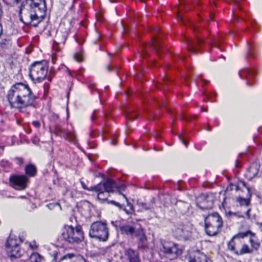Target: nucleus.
Instances as JSON below:
<instances>
[{
	"label": "nucleus",
	"mask_w": 262,
	"mask_h": 262,
	"mask_svg": "<svg viewBox=\"0 0 262 262\" xmlns=\"http://www.w3.org/2000/svg\"><path fill=\"white\" fill-rule=\"evenodd\" d=\"M228 250L237 256L246 254V250L248 247L243 241L232 238L227 244Z\"/></svg>",
	"instance_id": "nucleus-12"
},
{
	"label": "nucleus",
	"mask_w": 262,
	"mask_h": 262,
	"mask_svg": "<svg viewBox=\"0 0 262 262\" xmlns=\"http://www.w3.org/2000/svg\"><path fill=\"white\" fill-rule=\"evenodd\" d=\"M15 160L17 162V163L21 165L23 163V159L20 157H17L15 159Z\"/></svg>",
	"instance_id": "nucleus-36"
},
{
	"label": "nucleus",
	"mask_w": 262,
	"mask_h": 262,
	"mask_svg": "<svg viewBox=\"0 0 262 262\" xmlns=\"http://www.w3.org/2000/svg\"><path fill=\"white\" fill-rule=\"evenodd\" d=\"M62 237L69 243H78L83 239V233L80 226L74 228L72 226H64L62 232Z\"/></svg>",
	"instance_id": "nucleus-7"
},
{
	"label": "nucleus",
	"mask_w": 262,
	"mask_h": 262,
	"mask_svg": "<svg viewBox=\"0 0 262 262\" xmlns=\"http://www.w3.org/2000/svg\"><path fill=\"white\" fill-rule=\"evenodd\" d=\"M95 113H96V111H94V112H93V115L91 117V119L93 121L95 120L94 114H95Z\"/></svg>",
	"instance_id": "nucleus-42"
},
{
	"label": "nucleus",
	"mask_w": 262,
	"mask_h": 262,
	"mask_svg": "<svg viewBox=\"0 0 262 262\" xmlns=\"http://www.w3.org/2000/svg\"><path fill=\"white\" fill-rule=\"evenodd\" d=\"M138 117L137 114L132 113V112H127L126 113V118L128 119L133 120Z\"/></svg>",
	"instance_id": "nucleus-31"
},
{
	"label": "nucleus",
	"mask_w": 262,
	"mask_h": 262,
	"mask_svg": "<svg viewBox=\"0 0 262 262\" xmlns=\"http://www.w3.org/2000/svg\"><path fill=\"white\" fill-rule=\"evenodd\" d=\"M31 262H42L43 257L37 253H33L30 257Z\"/></svg>",
	"instance_id": "nucleus-29"
},
{
	"label": "nucleus",
	"mask_w": 262,
	"mask_h": 262,
	"mask_svg": "<svg viewBox=\"0 0 262 262\" xmlns=\"http://www.w3.org/2000/svg\"><path fill=\"white\" fill-rule=\"evenodd\" d=\"M46 10L45 0H25L19 8V19L36 27L44 17Z\"/></svg>",
	"instance_id": "nucleus-1"
},
{
	"label": "nucleus",
	"mask_w": 262,
	"mask_h": 262,
	"mask_svg": "<svg viewBox=\"0 0 262 262\" xmlns=\"http://www.w3.org/2000/svg\"><path fill=\"white\" fill-rule=\"evenodd\" d=\"M197 118V116L196 115L193 116V119H196Z\"/></svg>",
	"instance_id": "nucleus-48"
},
{
	"label": "nucleus",
	"mask_w": 262,
	"mask_h": 262,
	"mask_svg": "<svg viewBox=\"0 0 262 262\" xmlns=\"http://www.w3.org/2000/svg\"><path fill=\"white\" fill-rule=\"evenodd\" d=\"M201 111H202L207 112V108H205V109L202 108Z\"/></svg>",
	"instance_id": "nucleus-47"
},
{
	"label": "nucleus",
	"mask_w": 262,
	"mask_h": 262,
	"mask_svg": "<svg viewBox=\"0 0 262 262\" xmlns=\"http://www.w3.org/2000/svg\"><path fill=\"white\" fill-rule=\"evenodd\" d=\"M124 257L128 262H141L138 251L129 248L124 250Z\"/></svg>",
	"instance_id": "nucleus-17"
},
{
	"label": "nucleus",
	"mask_w": 262,
	"mask_h": 262,
	"mask_svg": "<svg viewBox=\"0 0 262 262\" xmlns=\"http://www.w3.org/2000/svg\"><path fill=\"white\" fill-rule=\"evenodd\" d=\"M89 235L91 237L105 242L108 237V231L106 224L102 222H95L92 224Z\"/></svg>",
	"instance_id": "nucleus-9"
},
{
	"label": "nucleus",
	"mask_w": 262,
	"mask_h": 262,
	"mask_svg": "<svg viewBox=\"0 0 262 262\" xmlns=\"http://www.w3.org/2000/svg\"><path fill=\"white\" fill-rule=\"evenodd\" d=\"M174 236L184 241L189 240L192 237V224L188 222L177 223L172 229Z\"/></svg>",
	"instance_id": "nucleus-10"
},
{
	"label": "nucleus",
	"mask_w": 262,
	"mask_h": 262,
	"mask_svg": "<svg viewBox=\"0 0 262 262\" xmlns=\"http://www.w3.org/2000/svg\"><path fill=\"white\" fill-rule=\"evenodd\" d=\"M77 255L74 253H68L63 255L59 262H71V260Z\"/></svg>",
	"instance_id": "nucleus-28"
},
{
	"label": "nucleus",
	"mask_w": 262,
	"mask_h": 262,
	"mask_svg": "<svg viewBox=\"0 0 262 262\" xmlns=\"http://www.w3.org/2000/svg\"><path fill=\"white\" fill-rule=\"evenodd\" d=\"M74 59L76 61L78 62H80L82 60V57L81 54L79 53H76L74 54Z\"/></svg>",
	"instance_id": "nucleus-33"
},
{
	"label": "nucleus",
	"mask_w": 262,
	"mask_h": 262,
	"mask_svg": "<svg viewBox=\"0 0 262 262\" xmlns=\"http://www.w3.org/2000/svg\"><path fill=\"white\" fill-rule=\"evenodd\" d=\"M250 209H248V210L246 211V215L248 219L250 218Z\"/></svg>",
	"instance_id": "nucleus-41"
},
{
	"label": "nucleus",
	"mask_w": 262,
	"mask_h": 262,
	"mask_svg": "<svg viewBox=\"0 0 262 262\" xmlns=\"http://www.w3.org/2000/svg\"><path fill=\"white\" fill-rule=\"evenodd\" d=\"M178 57L181 59H182V58H183L184 57L182 56H180V55H177Z\"/></svg>",
	"instance_id": "nucleus-45"
},
{
	"label": "nucleus",
	"mask_w": 262,
	"mask_h": 262,
	"mask_svg": "<svg viewBox=\"0 0 262 262\" xmlns=\"http://www.w3.org/2000/svg\"><path fill=\"white\" fill-rule=\"evenodd\" d=\"M147 47L152 48L158 54H159V50L161 48V45L158 38H155L154 40L151 41L148 46L143 45L141 47L139 50V52L144 58L145 57L147 54Z\"/></svg>",
	"instance_id": "nucleus-15"
},
{
	"label": "nucleus",
	"mask_w": 262,
	"mask_h": 262,
	"mask_svg": "<svg viewBox=\"0 0 262 262\" xmlns=\"http://www.w3.org/2000/svg\"><path fill=\"white\" fill-rule=\"evenodd\" d=\"M54 133L56 135L63 137L70 141H74L75 139V136L74 133L63 129L59 125H57L55 126Z\"/></svg>",
	"instance_id": "nucleus-18"
},
{
	"label": "nucleus",
	"mask_w": 262,
	"mask_h": 262,
	"mask_svg": "<svg viewBox=\"0 0 262 262\" xmlns=\"http://www.w3.org/2000/svg\"><path fill=\"white\" fill-rule=\"evenodd\" d=\"M10 185L14 189L23 190L26 189L28 182V178L25 175L13 174L10 177Z\"/></svg>",
	"instance_id": "nucleus-13"
},
{
	"label": "nucleus",
	"mask_w": 262,
	"mask_h": 262,
	"mask_svg": "<svg viewBox=\"0 0 262 262\" xmlns=\"http://www.w3.org/2000/svg\"><path fill=\"white\" fill-rule=\"evenodd\" d=\"M251 233H252V232L250 231H247L245 232H240L234 235L232 238L239 241H243L242 239L248 236V234L251 235Z\"/></svg>",
	"instance_id": "nucleus-30"
},
{
	"label": "nucleus",
	"mask_w": 262,
	"mask_h": 262,
	"mask_svg": "<svg viewBox=\"0 0 262 262\" xmlns=\"http://www.w3.org/2000/svg\"><path fill=\"white\" fill-rule=\"evenodd\" d=\"M48 70L47 64L44 61L35 62L30 68V77L33 80L40 82L46 77Z\"/></svg>",
	"instance_id": "nucleus-8"
},
{
	"label": "nucleus",
	"mask_w": 262,
	"mask_h": 262,
	"mask_svg": "<svg viewBox=\"0 0 262 262\" xmlns=\"http://www.w3.org/2000/svg\"><path fill=\"white\" fill-rule=\"evenodd\" d=\"M248 54H249V56H252V54H251V53H250V52L248 53Z\"/></svg>",
	"instance_id": "nucleus-53"
},
{
	"label": "nucleus",
	"mask_w": 262,
	"mask_h": 262,
	"mask_svg": "<svg viewBox=\"0 0 262 262\" xmlns=\"http://www.w3.org/2000/svg\"><path fill=\"white\" fill-rule=\"evenodd\" d=\"M260 164L257 162L252 163L247 169L246 177L248 179L251 180L256 177L259 170Z\"/></svg>",
	"instance_id": "nucleus-20"
},
{
	"label": "nucleus",
	"mask_w": 262,
	"mask_h": 262,
	"mask_svg": "<svg viewBox=\"0 0 262 262\" xmlns=\"http://www.w3.org/2000/svg\"><path fill=\"white\" fill-rule=\"evenodd\" d=\"M112 144H113V145H116V142H115L114 141H112Z\"/></svg>",
	"instance_id": "nucleus-50"
},
{
	"label": "nucleus",
	"mask_w": 262,
	"mask_h": 262,
	"mask_svg": "<svg viewBox=\"0 0 262 262\" xmlns=\"http://www.w3.org/2000/svg\"><path fill=\"white\" fill-rule=\"evenodd\" d=\"M7 98L12 108L22 112L24 108L33 104L36 96L28 85L19 82L11 86L8 91Z\"/></svg>",
	"instance_id": "nucleus-2"
},
{
	"label": "nucleus",
	"mask_w": 262,
	"mask_h": 262,
	"mask_svg": "<svg viewBox=\"0 0 262 262\" xmlns=\"http://www.w3.org/2000/svg\"><path fill=\"white\" fill-rule=\"evenodd\" d=\"M241 183L244 187L247 188L249 197L248 198H243L241 196H238L236 198V201L241 206H248L250 205L251 201V193L250 190V188L247 186L246 183L242 181L241 182Z\"/></svg>",
	"instance_id": "nucleus-22"
},
{
	"label": "nucleus",
	"mask_w": 262,
	"mask_h": 262,
	"mask_svg": "<svg viewBox=\"0 0 262 262\" xmlns=\"http://www.w3.org/2000/svg\"><path fill=\"white\" fill-rule=\"evenodd\" d=\"M107 69H108V71H110V70H111L110 67L109 66H107Z\"/></svg>",
	"instance_id": "nucleus-51"
},
{
	"label": "nucleus",
	"mask_w": 262,
	"mask_h": 262,
	"mask_svg": "<svg viewBox=\"0 0 262 262\" xmlns=\"http://www.w3.org/2000/svg\"><path fill=\"white\" fill-rule=\"evenodd\" d=\"M214 199L212 194H202L197 197L196 204L202 210L209 209L212 208Z\"/></svg>",
	"instance_id": "nucleus-14"
},
{
	"label": "nucleus",
	"mask_w": 262,
	"mask_h": 262,
	"mask_svg": "<svg viewBox=\"0 0 262 262\" xmlns=\"http://www.w3.org/2000/svg\"><path fill=\"white\" fill-rule=\"evenodd\" d=\"M58 119V116L56 114H53L50 117V120L55 121Z\"/></svg>",
	"instance_id": "nucleus-37"
},
{
	"label": "nucleus",
	"mask_w": 262,
	"mask_h": 262,
	"mask_svg": "<svg viewBox=\"0 0 262 262\" xmlns=\"http://www.w3.org/2000/svg\"><path fill=\"white\" fill-rule=\"evenodd\" d=\"M236 190H238V186H236Z\"/></svg>",
	"instance_id": "nucleus-52"
},
{
	"label": "nucleus",
	"mask_w": 262,
	"mask_h": 262,
	"mask_svg": "<svg viewBox=\"0 0 262 262\" xmlns=\"http://www.w3.org/2000/svg\"><path fill=\"white\" fill-rule=\"evenodd\" d=\"M240 0H232V2L233 3L236 5V4H237L238 2Z\"/></svg>",
	"instance_id": "nucleus-44"
},
{
	"label": "nucleus",
	"mask_w": 262,
	"mask_h": 262,
	"mask_svg": "<svg viewBox=\"0 0 262 262\" xmlns=\"http://www.w3.org/2000/svg\"><path fill=\"white\" fill-rule=\"evenodd\" d=\"M137 205L140 208L141 211L151 210L154 208L153 205L151 204L144 203L142 201H138Z\"/></svg>",
	"instance_id": "nucleus-27"
},
{
	"label": "nucleus",
	"mask_w": 262,
	"mask_h": 262,
	"mask_svg": "<svg viewBox=\"0 0 262 262\" xmlns=\"http://www.w3.org/2000/svg\"><path fill=\"white\" fill-rule=\"evenodd\" d=\"M120 233L122 235L135 236L138 239L139 247L146 245V236L141 225L138 221H130L119 226Z\"/></svg>",
	"instance_id": "nucleus-4"
},
{
	"label": "nucleus",
	"mask_w": 262,
	"mask_h": 262,
	"mask_svg": "<svg viewBox=\"0 0 262 262\" xmlns=\"http://www.w3.org/2000/svg\"><path fill=\"white\" fill-rule=\"evenodd\" d=\"M189 262H211V261L205 254L197 251L190 255Z\"/></svg>",
	"instance_id": "nucleus-19"
},
{
	"label": "nucleus",
	"mask_w": 262,
	"mask_h": 262,
	"mask_svg": "<svg viewBox=\"0 0 262 262\" xmlns=\"http://www.w3.org/2000/svg\"><path fill=\"white\" fill-rule=\"evenodd\" d=\"M178 19H182V16H181V15H179L178 16Z\"/></svg>",
	"instance_id": "nucleus-46"
},
{
	"label": "nucleus",
	"mask_w": 262,
	"mask_h": 262,
	"mask_svg": "<svg viewBox=\"0 0 262 262\" xmlns=\"http://www.w3.org/2000/svg\"><path fill=\"white\" fill-rule=\"evenodd\" d=\"M32 124L36 128H38L40 126V123L38 121H33Z\"/></svg>",
	"instance_id": "nucleus-38"
},
{
	"label": "nucleus",
	"mask_w": 262,
	"mask_h": 262,
	"mask_svg": "<svg viewBox=\"0 0 262 262\" xmlns=\"http://www.w3.org/2000/svg\"><path fill=\"white\" fill-rule=\"evenodd\" d=\"M20 238L17 239L16 237L10 235L6 243V250L9 256L12 257H18L21 255L19 244L21 243Z\"/></svg>",
	"instance_id": "nucleus-11"
},
{
	"label": "nucleus",
	"mask_w": 262,
	"mask_h": 262,
	"mask_svg": "<svg viewBox=\"0 0 262 262\" xmlns=\"http://www.w3.org/2000/svg\"><path fill=\"white\" fill-rule=\"evenodd\" d=\"M239 75L241 78L246 80L247 85H252L251 80L254 76V71L249 69H243L239 71Z\"/></svg>",
	"instance_id": "nucleus-21"
},
{
	"label": "nucleus",
	"mask_w": 262,
	"mask_h": 262,
	"mask_svg": "<svg viewBox=\"0 0 262 262\" xmlns=\"http://www.w3.org/2000/svg\"><path fill=\"white\" fill-rule=\"evenodd\" d=\"M210 43L212 45V46H216L217 45V43L215 41H212V42H210Z\"/></svg>",
	"instance_id": "nucleus-43"
},
{
	"label": "nucleus",
	"mask_w": 262,
	"mask_h": 262,
	"mask_svg": "<svg viewBox=\"0 0 262 262\" xmlns=\"http://www.w3.org/2000/svg\"><path fill=\"white\" fill-rule=\"evenodd\" d=\"M33 142L34 144H36V143H37V142L35 140H33Z\"/></svg>",
	"instance_id": "nucleus-49"
},
{
	"label": "nucleus",
	"mask_w": 262,
	"mask_h": 262,
	"mask_svg": "<svg viewBox=\"0 0 262 262\" xmlns=\"http://www.w3.org/2000/svg\"><path fill=\"white\" fill-rule=\"evenodd\" d=\"M156 31L159 32V29H157Z\"/></svg>",
	"instance_id": "nucleus-54"
},
{
	"label": "nucleus",
	"mask_w": 262,
	"mask_h": 262,
	"mask_svg": "<svg viewBox=\"0 0 262 262\" xmlns=\"http://www.w3.org/2000/svg\"><path fill=\"white\" fill-rule=\"evenodd\" d=\"M204 221L205 232L209 236L216 235L223 227L222 219L217 213L208 214Z\"/></svg>",
	"instance_id": "nucleus-6"
},
{
	"label": "nucleus",
	"mask_w": 262,
	"mask_h": 262,
	"mask_svg": "<svg viewBox=\"0 0 262 262\" xmlns=\"http://www.w3.org/2000/svg\"><path fill=\"white\" fill-rule=\"evenodd\" d=\"M12 46V42L10 37H7L3 38L0 41V48L3 50L8 49Z\"/></svg>",
	"instance_id": "nucleus-25"
},
{
	"label": "nucleus",
	"mask_w": 262,
	"mask_h": 262,
	"mask_svg": "<svg viewBox=\"0 0 262 262\" xmlns=\"http://www.w3.org/2000/svg\"><path fill=\"white\" fill-rule=\"evenodd\" d=\"M249 242L250 246L246 244V246L248 247V249L246 250V254H252L259 249L260 243L254 233H251Z\"/></svg>",
	"instance_id": "nucleus-16"
},
{
	"label": "nucleus",
	"mask_w": 262,
	"mask_h": 262,
	"mask_svg": "<svg viewBox=\"0 0 262 262\" xmlns=\"http://www.w3.org/2000/svg\"><path fill=\"white\" fill-rule=\"evenodd\" d=\"M182 248L178 244L170 241H164L161 243L158 252L161 258L174 259L181 255Z\"/></svg>",
	"instance_id": "nucleus-5"
},
{
	"label": "nucleus",
	"mask_w": 262,
	"mask_h": 262,
	"mask_svg": "<svg viewBox=\"0 0 262 262\" xmlns=\"http://www.w3.org/2000/svg\"><path fill=\"white\" fill-rule=\"evenodd\" d=\"M59 37V35H58L57 36L58 41H54L52 46L53 50L54 51H56L57 52H59L61 50V49L59 46V44L62 43L64 45L67 40V36L66 35H62L61 36V39L58 38Z\"/></svg>",
	"instance_id": "nucleus-24"
},
{
	"label": "nucleus",
	"mask_w": 262,
	"mask_h": 262,
	"mask_svg": "<svg viewBox=\"0 0 262 262\" xmlns=\"http://www.w3.org/2000/svg\"><path fill=\"white\" fill-rule=\"evenodd\" d=\"M179 137L181 142L183 143V144H184L186 146H187V142L185 137L181 135H180L179 136Z\"/></svg>",
	"instance_id": "nucleus-35"
},
{
	"label": "nucleus",
	"mask_w": 262,
	"mask_h": 262,
	"mask_svg": "<svg viewBox=\"0 0 262 262\" xmlns=\"http://www.w3.org/2000/svg\"><path fill=\"white\" fill-rule=\"evenodd\" d=\"M108 203L118 207V208H119L120 209L122 208V205L118 202H117L114 200L109 201Z\"/></svg>",
	"instance_id": "nucleus-34"
},
{
	"label": "nucleus",
	"mask_w": 262,
	"mask_h": 262,
	"mask_svg": "<svg viewBox=\"0 0 262 262\" xmlns=\"http://www.w3.org/2000/svg\"><path fill=\"white\" fill-rule=\"evenodd\" d=\"M81 185H82V187H83V189H86V190H89V188H88L86 187V185H85V184L84 183V182H81Z\"/></svg>",
	"instance_id": "nucleus-40"
},
{
	"label": "nucleus",
	"mask_w": 262,
	"mask_h": 262,
	"mask_svg": "<svg viewBox=\"0 0 262 262\" xmlns=\"http://www.w3.org/2000/svg\"><path fill=\"white\" fill-rule=\"evenodd\" d=\"M29 247L32 249H35L37 248V247L35 244H34V245H32L31 244H29Z\"/></svg>",
	"instance_id": "nucleus-39"
},
{
	"label": "nucleus",
	"mask_w": 262,
	"mask_h": 262,
	"mask_svg": "<svg viewBox=\"0 0 262 262\" xmlns=\"http://www.w3.org/2000/svg\"><path fill=\"white\" fill-rule=\"evenodd\" d=\"M186 42L187 44V48L188 51L191 52L195 54L196 51L195 49V46L197 45H200L202 42V40L200 38H197L195 40H191L188 38H186Z\"/></svg>",
	"instance_id": "nucleus-23"
},
{
	"label": "nucleus",
	"mask_w": 262,
	"mask_h": 262,
	"mask_svg": "<svg viewBox=\"0 0 262 262\" xmlns=\"http://www.w3.org/2000/svg\"><path fill=\"white\" fill-rule=\"evenodd\" d=\"M25 172L29 177H33L36 173V168L33 164L27 165L25 167Z\"/></svg>",
	"instance_id": "nucleus-26"
},
{
	"label": "nucleus",
	"mask_w": 262,
	"mask_h": 262,
	"mask_svg": "<svg viewBox=\"0 0 262 262\" xmlns=\"http://www.w3.org/2000/svg\"><path fill=\"white\" fill-rule=\"evenodd\" d=\"M125 188L126 186L125 185H119L113 180L107 179L103 182L99 183L95 186L91 187L89 190L90 191H95L97 192L98 199L102 200H106V198L102 196L104 192L108 193L117 192L119 194L122 195L127 202V206L129 207L128 209H124L123 210L127 214H132L134 212L133 206L128 202L126 196L122 193V191H124Z\"/></svg>",
	"instance_id": "nucleus-3"
},
{
	"label": "nucleus",
	"mask_w": 262,
	"mask_h": 262,
	"mask_svg": "<svg viewBox=\"0 0 262 262\" xmlns=\"http://www.w3.org/2000/svg\"><path fill=\"white\" fill-rule=\"evenodd\" d=\"M0 166L5 168H7L9 167L10 163L8 161L3 160L0 162Z\"/></svg>",
	"instance_id": "nucleus-32"
}]
</instances>
